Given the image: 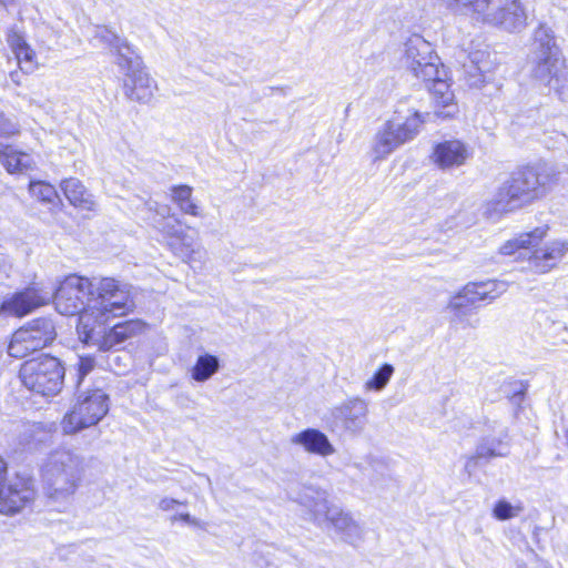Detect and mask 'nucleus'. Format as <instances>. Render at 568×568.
Here are the masks:
<instances>
[{
  "instance_id": "f257e3e1",
  "label": "nucleus",
  "mask_w": 568,
  "mask_h": 568,
  "mask_svg": "<svg viewBox=\"0 0 568 568\" xmlns=\"http://www.w3.org/2000/svg\"><path fill=\"white\" fill-rule=\"evenodd\" d=\"M55 310L65 316L79 315L78 324L84 314L94 317L106 312L125 313L132 311L130 286L112 277L88 278L72 274L67 276L54 292Z\"/></svg>"
},
{
  "instance_id": "f03ea898",
  "label": "nucleus",
  "mask_w": 568,
  "mask_h": 568,
  "mask_svg": "<svg viewBox=\"0 0 568 568\" xmlns=\"http://www.w3.org/2000/svg\"><path fill=\"white\" fill-rule=\"evenodd\" d=\"M557 182L556 171L546 163L526 165L504 181L486 203L485 214L496 219L544 199Z\"/></svg>"
},
{
  "instance_id": "7ed1b4c3",
  "label": "nucleus",
  "mask_w": 568,
  "mask_h": 568,
  "mask_svg": "<svg viewBox=\"0 0 568 568\" xmlns=\"http://www.w3.org/2000/svg\"><path fill=\"white\" fill-rule=\"evenodd\" d=\"M296 501L303 506L310 519L318 526L332 527L339 537L353 546L359 544L364 538V528L354 519L352 514L328 500L326 490L304 487Z\"/></svg>"
},
{
  "instance_id": "20e7f679",
  "label": "nucleus",
  "mask_w": 568,
  "mask_h": 568,
  "mask_svg": "<svg viewBox=\"0 0 568 568\" xmlns=\"http://www.w3.org/2000/svg\"><path fill=\"white\" fill-rule=\"evenodd\" d=\"M83 473L82 456L65 448L52 452L42 467L48 498L55 503H68L79 488Z\"/></svg>"
},
{
  "instance_id": "39448f33",
  "label": "nucleus",
  "mask_w": 568,
  "mask_h": 568,
  "mask_svg": "<svg viewBox=\"0 0 568 568\" xmlns=\"http://www.w3.org/2000/svg\"><path fill=\"white\" fill-rule=\"evenodd\" d=\"M447 6L469 16L476 22L490 24L506 31H519L526 27L527 14L518 0L499 6L496 0H447Z\"/></svg>"
},
{
  "instance_id": "423d86ee",
  "label": "nucleus",
  "mask_w": 568,
  "mask_h": 568,
  "mask_svg": "<svg viewBox=\"0 0 568 568\" xmlns=\"http://www.w3.org/2000/svg\"><path fill=\"white\" fill-rule=\"evenodd\" d=\"M129 312H106L108 315H101L98 318L91 313L84 314L77 325L80 339L84 344L98 346L103 352L118 348L126 338L141 333L144 328L141 321H125L108 328L111 318L125 315Z\"/></svg>"
},
{
  "instance_id": "0eeeda50",
  "label": "nucleus",
  "mask_w": 568,
  "mask_h": 568,
  "mask_svg": "<svg viewBox=\"0 0 568 568\" xmlns=\"http://www.w3.org/2000/svg\"><path fill=\"white\" fill-rule=\"evenodd\" d=\"M559 54L554 31L546 24H540L535 30L529 55L531 78L549 89L558 90L561 71Z\"/></svg>"
},
{
  "instance_id": "6e6552de",
  "label": "nucleus",
  "mask_w": 568,
  "mask_h": 568,
  "mask_svg": "<svg viewBox=\"0 0 568 568\" xmlns=\"http://www.w3.org/2000/svg\"><path fill=\"white\" fill-rule=\"evenodd\" d=\"M19 375L28 389L42 396H54L62 389L65 369L57 357L41 355L27 361Z\"/></svg>"
},
{
  "instance_id": "1a4fd4ad",
  "label": "nucleus",
  "mask_w": 568,
  "mask_h": 568,
  "mask_svg": "<svg viewBox=\"0 0 568 568\" xmlns=\"http://www.w3.org/2000/svg\"><path fill=\"white\" fill-rule=\"evenodd\" d=\"M109 412V396L100 388L78 389L77 402L64 416V433L74 434L97 425Z\"/></svg>"
},
{
  "instance_id": "9d476101",
  "label": "nucleus",
  "mask_w": 568,
  "mask_h": 568,
  "mask_svg": "<svg viewBox=\"0 0 568 568\" xmlns=\"http://www.w3.org/2000/svg\"><path fill=\"white\" fill-rule=\"evenodd\" d=\"M422 123L423 120L418 112L408 116L404 122L395 118L386 121L378 129L373 140L374 161L386 159L397 148L413 140L417 135Z\"/></svg>"
},
{
  "instance_id": "9b49d317",
  "label": "nucleus",
  "mask_w": 568,
  "mask_h": 568,
  "mask_svg": "<svg viewBox=\"0 0 568 568\" xmlns=\"http://www.w3.org/2000/svg\"><path fill=\"white\" fill-rule=\"evenodd\" d=\"M55 337L57 331L53 321L48 317H39L14 332L8 346V353L12 357L22 358L49 346Z\"/></svg>"
},
{
  "instance_id": "f8f14e48",
  "label": "nucleus",
  "mask_w": 568,
  "mask_h": 568,
  "mask_svg": "<svg viewBox=\"0 0 568 568\" xmlns=\"http://www.w3.org/2000/svg\"><path fill=\"white\" fill-rule=\"evenodd\" d=\"M403 63L414 77L423 81L437 77L438 69L443 65L432 44L418 34L406 41Z\"/></svg>"
},
{
  "instance_id": "ddd939ff",
  "label": "nucleus",
  "mask_w": 568,
  "mask_h": 568,
  "mask_svg": "<svg viewBox=\"0 0 568 568\" xmlns=\"http://www.w3.org/2000/svg\"><path fill=\"white\" fill-rule=\"evenodd\" d=\"M118 67L124 73L123 90L124 94L131 101L148 102L155 88V82L144 71L143 63L139 54H122L121 62Z\"/></svg>"
},
{
  "instance_id": "4468645a",
  "label": "nucleus",
  "mask_w": 568,
  "mask_h": 568,
  "mask_svg": "<svg viewBox=\"0 0 568 568\" xmlns=\"http://www.w3.org/2000/svg\"><path fill=\"white\" fill-rule=\"evenodd\" d=\"M368 404L356 396L348 398L331 409L333 426L351 436H359L368 423Z\"/></svg>"
},
{
  "instance_id": "2eb2a0df",
  "label": "nucleus",
  "mask_w": 568,
  "mask_h": 568,
  "mask_svg": "<svg viewBox=\"0 0 568 568\" xmlns=\"http://www.w3.org/2000/svg\"><path fill=\"white\" fill-rule=\"evenodd\" d=\"M34 498L32 481L16 477L0 488V513L13 515L21 511Z\"/></svg>"
},
{
  "instance_id": "dca6fc26",
  "label": "nucleus",
  "mask_w": 568,
  "mask_h": 568,
  "mask_svg": "<svg viewBox=\"0 0 568 568\" xmlns=\"http://www.w3.org/2000/svg\"><path fill=\"white\" fill-rule=\"evenodd\" d=\"M446 77L447 72L442 65L438 69L437 77H429L428 81H424L433 99L434 113L443 119L453 118L458 111L454 92L450 90Z\"/></svg>"
},
{
  "instance_id": "f3484780",
  "label": "nucleus",
  "mask_w": 568,
  "mask_h": 568,
  "mask_svg": "<svg viewBox=\"0 0 568 568\" xmlns=\"http://www.w3.org/2000/svg\"><path fill=\"white\" fill-rule=\"evenodd\" d=\"M49 301L48 294L42 295L36 286H28L4 298L0 303V314L23 317Z\"/></svg>"
},
{
  "instance_id": "a211bd4d",
  "label": "nucleus",
  "mask_w": 568,
  "mask_h": 568,
  "mask_svg": "<svg viewBox=\"0 0 568 568\" xmlns=\"http://www.w3.org/2000/svg\"><path fill=\"white\" fill-rule=\"evenodd\" d=\"M468 148L459 140H448L434 148V162L443 170L460 166L469 158Z\"/></svg>"
},
{
  "instance_id": "6ab92c4d",
  "label": "nucleus",
  "mask_w": 568,
  "mask_h": 568,
  "mask_svg": "<svg viewBox=\"0 0 568 568\" xmlns=\"http://www.w3.org/2000/svg\"><path fill=\"white\" fill-rule=\"evenodd\" d=\"M291 443L302 446L307 453L327 457L336 450L326 434L316 428H306L291 437Z\"/></svg>"
},
{
  "instance_id": "aec40b11",
  "label": "nucleus",
  "mask_w": 568,
  "mask_h": 568,
  "mask_svg": "<svg viewBox=\"0 0 568 568\" xmlns=\"http://www.w3.org/2000/svg\"><path fill=\"white\" fill-rule=\"evenodd\" d=\"M567 252L568 242H552L529 254L530 267L539 273L548 272Z\"/></svg>"
},
{
  "instance_id": "412c9836",
  "label": "nucleus",
  "mask_w": 568,
  "mask_h": 568,
  "mask_svg": "<svg viewBox=\"0 0 568 568\" xmlns=\"http://www.w3.org/2000/svg\"><path fill=\"white\" fill-rule=\"evenodd\" d=\"M546 235V230L541 227L535 229L532 232L520 234L517 239L506 242L500 247V253L504 255H513L519 251L520 258L528 257L530 254V246H536Z\"/></svg>"
},
{
  "instance_id": "4be33fe9",
  "label": "nucleus",
  "mask_w": 568,
  "mask_h": 568,
  "mask_svg": "<svg viewBox=\"0 0 568 568\" xmlns=\"http://www.w3.org/2000/svg\"><path fill=\"white\" fill-rule=\"evenodd\" d=\"M0 159L9 173H24L34 169V161L28 153L18 151L10 145H1Z\"/></svg>"
},
{
  "instance_id": "5701e85b",
  "label": "nucleus",
  "mask_w": 568,
  "mask_h": 568,
  "mask_svg": "<svg viewBox=\"0 0 568 568\" xmlns=\"http://www.w3.org/2000/svg\"><path fill=\"white\" fill-rule=\"evenodd\" d=\"M61 189L69 202L84 210H92L94 201L82 182L75 178L65 179L61 182Z\"/></svg>"
},
{
  "instance_id": "b1692460",
  "label": "nucleus",
  "mask_w": 568,
  "mask_h": 568,
  "mask_svg": "<svg viewBox=\"0 0 568 568\" xmlns=\"http://www.w3.org/2000/svg\"><path fill=\"white\" fill-rule=\"evenodd\" d=\"M94 38L100 40L102 43L110 47L114 51V54L116 55V64L118 62H121L122 54L130 57L135 53L134 49L129 44V42L124 38H121L106 27H98Z\"/></svg>"
},
{
  "instance_id": "393cba45",
  "label": "nucleus",
  "mask_w": 568,
  "mask_h": 568,
  "mask_svg": "<svg viewBox=\"0 0 568 568\" xmlns=\"http://www.w3.org/2000/svg\"><path fill=\"white\" fill-rule=\"evenodd\" d=\"M487 293L479 287V283H468L465 287L453 297L450 307L462 310L475 306L478 302L486 301Z\"/></svg>"
},
{
  "instance_id": "a878e982",
  "label": "nucleus",
  "mask_w": 568,
  "mask_h": 568,
  "mask_svg": "<svg viewBox=\"0 0 568 568\" xmlns=\"http://www.w3.org/2000/svg\"><path fill=\"white\" fill-rule=\"evenodd\" d=\"M220 369V359L212 354L200 355L191 371L192 378L196 382L209 381Z\"/></svg>"
},
{
  "instance_id": "bb28decb",
  "label": "nucleus",
  "mask_w": 568,
  "mask_h": 568,
  "mask_svg": "<svg viewBox=\"0 0 568 568\" xmlns=\"http://www.w3.org/2000/svg\"><path fill=\"white\" fill-rule=\"evenodd\" d=\"M172 201L184 213L192 216H200V206L192 199V187L189 185H174L171 187Z\"/></svg>"
},
{
  "instance_id": "cd10ccee",
  "label": "nucleus",
  "mask_w": 568,
  "mask_h": 568,
  "mask_svg": "<svg viewBox=\"0 0 568 568\" xmlns=\"http://www.w3.org/2000/svg\"><path fill=\"white\" fill-rule=\"evenodd\" d=\"M505 437L506 434H500L498 437H483L476 448L478 456L484 457L485 459L507 456L508 452L505 450L507 445L504 443Z\"/></svg>"
},
{
  "instance_id": "c85d7f7f",
  "label": "nucleus",
  "mask_w": 568,
  "mask_h": 568,
  "mask_svg": "<svg viewBox=\"0 0 568 568\" xmlns=\"http://www.w3.org/2000/svg\"><path fill=\"white\" fill-rule=\"evenodd\" d=\"M30 194L37 199L38 201L49 204L52 206H58L60 203L59 195L53 185L43 182V181H34L29 184Z\"/></svg>"
},
{
  "instance_id": "c756f323",
  "label": "nucleus",
  "mask_w": 568,
  "mask_h": 568,
  "mask_svg": "<svg viewBox=\"0 0 568 568\" xmlns=\"http://www.w3.org/2000/svg\"><path fill=\"white\" fill-rule=\"evenodd\" d=\"M395 368L393 365L385 363L383 364L377 372L373 375L371 379H368L364 387L366 390L381 392L383 390L388 382L390 381Z\"/></svg>"
},
{
  "instance_id": "7c9ffc66",
  "label": "nucleus",
  "mask_w": 568,
  "mask_h": 568,
  "mask_svg": "<svg viewBox=\"0 0 568 568\" xmlns=\"http://www.w3.org/2000/svg\"><path fill=\"white\" fill-rule=\"evenodd\" d=\"M18 41L19 42L17 43V45L14 48V54H16L18 64L20 65L21 70H23L26 72H30L34 68V63H33L34 52L24 41H21V40H18Z\"/></svg>"
},
{
  "instance_id": "2f4dec72",
  "label": "nucleus",
  "mask_w": 568,
  "mask_h": 568,
  "mask_svg": "<svg viewBox=\"0 0 568 568\" xmlns=\"http://www.w3.org/2000/svg\"><path fill=\"white\" fill-rule=\"evenodd\" d=\"M521 510V506H514L509 501L501 499L495 505L493 513L498 520H507L518 516Z\"/></svg>"
},
{
  "instance_id": "473e14b6",
  "label": "nucleus",
  "mask_w": 568,
  "mask_h": 568,
  "mask_svg": "<svg viewBox=\"0 0 568 568\" xmlns=\"http://www.w3.org/2000/svg\"><path fill=\"white\" fill-rule=\"evenodd\" d=\"M95 367V359L90 355L79 356L75 364L77 371V388L80 389L81 384L85 376L90 374Z\"/></svg>"
},
{
  "instance_id": "72a5a7b5",
  "label": "nucleus",
  "mask_w": 568,
  "mask_h": 568,
  "mask_svg": "<svg viewBox=\"0 0 568 568\" xmlns=\"http://www.w3.org/2000/svg\"><path fill=\"white\" fill-rule=\"evenodd\" d=\"M181 225H182V222L179 219H174V223H172L170 221H164L161 224V231L165 235L181 241L185 246L189 247L190 243L187 242V235L185 234V232L183 230L180 229Z\"/></svg>"
},
{
  "instance_id": "f704fd0d",
  "label": "nucleus",
  "mask_w": 568,
  "mask_h": 568,
  "mask_svg": "<svg viewBox=\"0 0 568 568\" xmlns=\"http://www.w3.org/2000/svg\"><path fill=\"white\" fill-rule=\"evenodd\" d=\"M479 287L487 293V300L493 301L507 291V283L501 281L478 282Z\"/></svg>"
},
{
  "instance_id": "c9c22d12",
  "label": "nucleus",
  "mask_w": 568,
  "mask_h": 568,
  "mask_svg": "<svg viewBox=\"0 0 568 568\" xmlns=\"http://www.w3.org/2000/svg\"><path fill=\"white\" fill-rule=\"evenodd\" d=\"M515 386L516 387L510 396V402L514 405L519 406L525 398L526 386L523 383H516Z\"/></svg>"
},
{
  "instance_id": "e433bc0d",
  "label": "nucleus",
  "mask_w": 568,
  "mask_h": 568,
  "mask_svg": "<svg viewBox=\"0 0 568 568\" xmlns=\"http://www.w3.org/2000/svg\"><path fill=\"white\" fill-rule=\"evenodd\" d=\"M481 459H485L484 457H479L477 452L475 453L474 456H470L467 458L466 463H465V470L468 473V475H473L475 473V470L477 469V467L480 466V460Z\"/></svg>"
},
{
  "instance_id": "4c0bfd02",
  "label": "nucleus",
  "mask_w": 568,
  "mask_h": 568,
  "mask_svg": "<svg viewBox=\"0 0 568 568\" xmlns=\"http://www.w3.org/2000/svg\"><path fill=\"white\" fill-rule=\"evenodd\" d=\"M484 55V51H480V50H477V51H474L471 53H469L468 58L470 60V63L475 67V69L477 71H479L480 73L483 72V68L481 65L479 64L480 63V58Z\"/></svg>"
},
{
  "instance_id": "58836bf2",
  "label": "nucleus",
  "mask_w": 568,
  "mask_h": 568,
  "mask_svg": "<svg viewBox=\"0 0 568 568\" xmlns=\"http://www.w3.org/2000/svg\"><path fill=\"white\" fill-rule=\"evenodd\" d=\"M158 206H159V204L156 202L149 203V209L156 211V213L160 214L163 219H165V217H174V215L170 214V207L169 206L164 205V206H161L159 209H158Z\"/></svg>"
},
{
  "instance_id": "ea45409f",
  "label": "nucleus",
  "mask_w": 568,
  "mask_h": 568,
  "mask_svg": "<svg viewBox=\"0 0 568 568\" xmlns=\"http://www.w3.org/2000/svg\"><path fill=\"white\" fill-rule=\"evenodd\" d=\"M179 504H180L179 500L165 497V498L160 500L159 508L164 510V511H168V510L173 509Z\"/></svg>"
},
{
  "instance_id": "a19ab883",
  "label": "nucleus",
  "mask_w": 568,
  "mask_h": 568,
  "mask_svg": "<svg viewBox=\"0 0 568 568\" xmlns=\"http://www.w3.org/2000/svg\"><path fill=\"white\" fill-rule=\"evenodd\" d=\"M7 463L0 458V488L4 486L7 481Z\"/></svg>"
},
{
  "instance_id": "79ce46f5",
  "label": "nucleus",
  "mask_w": 568,
  "mask_h": 568,
  "mask_svg": "<svg viewBox=\"0 0 568 568\" xmlns=\"http://www.w3.org/2000/svg\"><path fill=\"white\" fill-rule=\"evenodd\" d=\"M568 144V138L564 133H556V145H552V148H560Z\"/></svg>"
},
{
  "instance_id": "37998d69",
  "label": "nucleus",
  "mask_w": 568,
  "mask_h": 568,
  "mask_svg": "<svg viewBox=\"0 0 568 568\" xmlns=\"http://www.w3.org/2000/svg\"><path fill=\"white\" fill-rule=\"evenodd\" d=\"M178 519H179V520H182V521H184V523H186V524H195V519H194V518H192V517H191V515H190V514H187V513L180 514L179 516H174V517L172 518V520H178Z\"/></svg>"
},
{
  "instance_id": "c03bdc74",
  "label": "nucleus",
  "mask_w": 568,
  "mask_h": 568,
  "mask_svg": "<svg viewBox=\"0 0 568 568\" xmlns=\"http://www.w3.org/2000/svg\"><path fill=\"white\" fill-rule=\"evenodd\" d=\"M10 79L13 83L20 84V74L18 71L10 72Z\"/></svg>"
},
{
  "instance_id": "a18cd8bd",
  "label": "nucleus",
  "mask_w": 568,
  "mask_h": 568,
  "mask_svg": "<svg viewBox=\"0 0 568 568\" xmlns=\"http://www.w3.org/2000/svg\"><path fill=\"white\" fill-rule=\"evenodd\" d=\"M195 254H199V255H200V257H201V256H202V254H203V252H202L201 250H197V251H195V250H191L190 255H189V258H190V260H193V258H194L193 256H194Z\"/></svg>"
},
{
  "instance_id": "49530a36",
  "label": "nucleus",
  "mask_w": 568,
  "mask_h": 568,
  "mask_svg": "<svg viewBox=\"0 0 568 568\" xmlns=\"http://www.w3.org/2000/svg\"><path fill=\"white\" fill-rule=\"evenodd\" d=\"M13 0H0V3L3 4V6H7L9 3H11Z\"/></svg>"
}]
</instances>
